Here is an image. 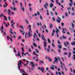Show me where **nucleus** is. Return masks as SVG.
<instances>
[{
    "mask_svg": "<svg viewBox=\"0 0 75 75\" xmlns=\"http://www.w3.org/2000/svg\"><path fill=\"white\" fill-rule=\"evenodd\" d=\"M18 69H20V67H22V66L21 65V64H23V62L21 61V60H19V62H18Z\"/></svg>",
    "mask_w": 75,
    "mask_h": 75,
    "instance_id": "1",
    "label": "nucleus"
},
{
    "mask_svg": "<svg viewBox=\"0 0 75 75\" xmlns=\"http://www.w3.org/2000/svg\"><path fill=\"white\" fill-rule=\"evenodd\" d=\"M28 35H27V33H26L25 36V38H28V37H31V33H30L29 32H28Z\"/></svg>",
    "mask_w": 75,
    "mask_h": 75,
    "instance_id": "2",
    "label": "nucleus"
},
{
    "mask_svg": "<svg viewBox=\"0 0 75 75\" xmlns=\"http://www.w3.org/2000/svg\"><path fill=\"white\" fill-rule=\"evenodd\" d=\"M43 43L44 44V49L45 50H47V48H46V47H47V42H43Z\"/></svg>",
    "mask_w": 75,
    "mask_h": 75,
    "instance_id": "3",
    "label": "nucleus"
},
{
    "mask_svg": "<svg viewBox=\"0 0 75 75\" xmlns=\"http://www.w3.org/2000/svg\"><path fill=\"white\" fill-rule=\"evenodd\" d=\"M58 19H57L56 20V21L58 23H61V21H60L61 20V18H60V17H58Z\"/></svg>",
    "mask_w": 75,
    "mask_h": 75,
    "instance_id": "4",
    "label": "nucleus"
},
{
    "mask_svg": "<svg viewBox=\"0 0 75 75\" xmlns=\"http://www.w3.org/2000/svg\"><path fill=\"white\" fill-rule=\"evenodd\" d=\"M30 65H32L31 66L32 67H33V68L35 67V65L34 64V63L33 62H31L30 63Z\"/></svg>",
    "mask_w": 75,
    "mask_h": 75,
    "instance_id": "5",
    "label": "nucleus"
},
{
    "mask_svg": "<svg viewBox=\"0 0 75 75\" xmlns=\"http://www.w3.org/2000/svg\"><path fill=\"white\" fill-rule=\"evenodd\" d=\"M47 6H48V4L47 2H46L45 4L44 5V7L46 9H47Z\"/></svg>",
    "mask_w": 75,
    "mask_h": 75,
    "instance_id": "6",
    "label": "nucleus"
},
{
    "mask_svg": "<svg viewBox=\"0 0 75 75\" xmlns=\"http://www.w3.org/2000/svg\"><path fill=\"white\" fill-rule=\"evenodd\" d=\"M56 32L57 33V37H58L59 35H58V32H59V30H58V28L56 29Z\"/></svg>",
    "mask_w": 75,
    "mask_h": 75,
    "instance_id": "7",
    "label": "nucleus"
},
{
    "mask_svg": "<svg viewBox=\"0 0 75 75\" xmlns=\"http://www.w3.org/2000/svg\"><path fill=\"white\" fill-rule=\"evenodd\" d=\"M46 59H47L48 58L49 61H50V62H51L52 61V59H50V57H46Z\"/></svg>",
    "mask_w": 75,
    "mask_h": 75,
    "instance_id": "8",
    "label": "nucleus"
},
{
    "mask_svg": "<svg viewBox=\"0 0 75 75\" xmlns=\"http://www.w3.org/2000/svg\"><path fill=\"white\" fill-rule=\"evenodd\" d=\"M61 68H62V70H63V69H64L63 68V67H64V68H65V64H64V63H63L61 65Z\"/></svg>",
    "mask_w": 75,
    "mask_h": 75,
    "instance_id": "9",
    "label": "nucleus"
},
{
    "mask_svg": "<svg viewBox=\"0 0 75 75\" xmlns=\"http://www.w3.org/2000/svg\"><path fill=\"white\" fill-rule=\"evenodd\" d=\"M70 3L69 4V5L71 7L72 6V0H70Z\"/></svg>",
    "mask_w": 75,
    "mask_h": 75,
    "instance_id": "10",
    "label": "nucleus"
},
{
    "mask_svg": "<svg viewBox=\"0 0 75 75\" xmlns=\"http://www.w3.org/2000/svg\"><path fill=\"white\" fill-rule=\"evenodd\" d=\"M14 24H15V23L13 22V24H11V26L12 28H15V27L14 26Z\"/></svg>",
    "mask_w": 75,
    "mask_h": 75,
    "instance_id": "11",
    "label": "nucleus"
},
{
    "mask_svg": "<svg viewBox=\"0 0 75 75\" xmlns=\"http://www.w3.org/2000/svg\"><path fill=\"white\" fill-rule=\"evenodd\" d=\"M28 27L29 28V31H30V32H31V33H32V31H31V25H28Z\"/></svg>",
    "mask_w": 75,
    "mask_h": 75,
    "instance_id": "12",
    "label": "nucleus"
},
{
    "mask_svg": "<svg viewBox=\"0 0 75 75\" xmlns=\"http://www.w3.org/2000/svg\"><path fill=\"white\" fill-rule=\"evenodd\" d=\"M55 59L54 60V62H57L58 61V59L57 57H55Z\"/></svg>",
    "mask_w": 75,
    "mask_h": 75,
    "instance_id": "13",
    "label": "nucleus"
},
{
    "mask_svg": "<svg viewBox=\"0 0 75 75\" xmlns=\"http://www.w3.org/2000/svg\"><path fill=\"white\" fill-rule=\"evenodd\" d=\"M20 70L21 73H25V71H24L23 69H19Z\"/></svg>",
    "mask_w": 75,
    "mask_h": 75,
    "instance_id": "14",
    "label": "nucleus"
},
{
    "mask_svg": "<svg viewBox=\"0 0 75 75\" xmlns=\"http://www.w3.org/2000/svg\"><path fill=\"white\" fill-rule=\"evenodd\" d=\"M40 70L42 71V72H44V67H42L40 69Z\"/></svg>",
    "mask_w": 75,
    "mask_h": 75,
    "instance_id": "15",
    "label": "nucleus"
},
{
    "mask_svg": "<svg viewBox=\"0 0 75 75\" xmlns=\"http://www.w3.org/2000/svg\"><path fill=\"white\" fill-rule=\"evenodd\" d=\"M5 3L6 6V5H4V7L5 8H6V7H7V6H8V4L7 3H6V2H5Z\"/></svg>",
    "mask_w": 75,
    "mask_h": 75,
    "instance_id": "16",
    "label": "nucleus"
},
{
    "mask_svg": "<svg viewBox=\"0 0 75 75\" xmlns=\"http://www.w3.org/2000/svg\"><path fill=\"white\" fill-rule=\"evenodd\" d=\"M35 36H36V37H37V35L36 34V33H34V35H33V37L35 39Z\"/></svg>",
    "mask_w": 75,
    "mask_h": 75,
    "instance_id": "17",
    "label": "nucleus"
},
{
    "mask_svg": "<svg viewBox=\"0 0 75 75\" xmlns=\"http://www.w3.org/2000/svg\"><path fill=\"white\" fill-rule=\"evenodd\" d=\"M41 63L42 64H44V62H43L42 61H39L40 65H41Z\"/></svg>",
    "mask_w": 75,
    "mask_h": 75,
    "instance_id": "18",
    "label": "nucleus"
},
{
    "mask_svg": "<svg viewBox=\"0 0 75 75\" xmlns=\"http://www.w3.org/2000/svg\"><path fill=\"white\" fill-rule=\"evenodd\" d=\"M58 47L59 49H61L62 48V45H58Z\"/></svg>",
    "mask_w": 75,
    "mask_h": 75,
    "instance_id": "19",
    "label": "nucleus"
},
{
    "mask_svg": "<svg viewBox=\"0 0 75 75\" xmlns=\"http://www.w3.org/2000/svg\"><path fill=\"white\" fill-rule=\"evenodd\" d=\"M71 45H74V46H75V42L73 41V42H72L71 43Z\"/></svg>",
    "mask_w": 75,
    "mask_h": 75,
    "instance_id": "20",
    "label": "nucleus"
},
{
    "mask_svg": "<svg viewBox=\"0 0 75 75\" xmlns=\"http://www.w3.org/2000/svg\"><path fill=\"white\" fill-rule=\"evenodd\" d=\"M4 17L5 18L4 19V20L7 21V18L6 16H4Z\"/></svg>",
    "mask_w": 75,
    "mask_h": 75,
    "instance_id": "21",
    "label": "nucleus"
},
{
    "mask_svg": "<svg viewBox=\"0 0 75 75\" xmlns=\"http://www.w3.org/2000/svg\"><path fill=\"white\" fill-rule=\"evenodd\" d=\"M55 30H53V33H52V36H54V33H55Z\"/></svg>",
    "mask_w": 75,
    "mask_h": 75,
    "instance_id": "22",
    "label": "nucleus"
},
{
    "mask_svg": "<svg viewBox=\"0 0 75 75\" xmlns=\"http://www.w3.org/2000/svg\"><path fill=\"white\" fill-rule=\"evenodd\" d=\"M8 15H10V12H11V11L10 10V9H8Z\"/></svg>",
    "mask_w": 75,
    "mask_h": 75,
    "instance_id": "23",
    "label": "nucleus"
},
{
    "mask_svg": "<svg viewBox=\"0 0 75 75\" xmlns=\"http://www.w3.org/2000/svg\"><path fill=\"white\" fill-rule=\"evenodd\" d=\"M18 54H17L18 55V56H19V57H20V58H21V56L20 55V52L18 51Z\"/></svg>",
    "mask_w": 75,
    "mask_h": 75,
    "instance_id": "24",
    "label": "nucleus"
},
{
    "mask_svg": "<svg viewBox=\"0 0 75 75\" xmlns=\"http://www.w3.org/2000/svg\"><path fill=\"white\" fill-rule=\"evenodd\" d=\"M50 7H51V8H52V7H53V6H54V5L53 4L51 3L50 5Z\"/></svg>",
    "mask_w": 75,
    "mask_h": 75,
    "instance_id": "25",
    "label": "nucleus"
},
{
    "mask_svg": "<svg viewBox=\"0 0 75 75\" xmlns=\"http://www.w3.org/2000/svg\"><path fill=\"white\" fill-rule=\"evenodd\" d=\"M20 31H21V33H23V35H24V34H25V32H24V31H22L21 30H20Z\"/></svg>",
    "mask_w": 75,
    "mask_h": 75,
    "instance_id": "26",
    "label": "nucleus"
},
{
    "mask_svg": "<svg viewBox=\"0 0 75 75\" xmlns=\"http://www.w3.org/2000/svg\"><path fill=\"white\" fill-rule=\"evenodd\" d=\"M50 28H52V27H53V25H52V24L51 23L50 24Z\"/></svg>",
    "mask_w": 75,
    "mask_h": 75,
    "instance_id": "27",
    "label": "nucleus"
},
{
    "mask_svg": "<svg viewBox=\"0 0 75 75\" xmlns=\"http://www.w3.org/2000/svg\"><path fill=\"white\" fill-rule=\"evenodd\" d=\"M62 30H63V31H62V33H64V34H65V32L64 31L65 30V29H64V28H62Z\"/></svg>",
    "mask_w": 75,
    "mask_h": 75,
    "instance_id": "28",
    "label": "nucleus"
},
{
    "mask_svg": "<svg viewBox=\"0 0 75 75\" xmlns=\"http://www.w3.org/2000/svg\"><path fill=\"white\" fill-rule=\"evenodd\" d=\"M62 37L63 38V39H67V38L65 36H64V35H62Z\"/></svg>",
    "mask_w": 75,
    "mask_h": 75,
    "instance_id": "29",
    "label": "nucleus"
},
{
    "mask_svg": "<svg viewBox=\"0 0 75 75\" xmlns=\"http://www.w3.org/2000/svg\"><path fill=\"white\" fill-rule=\"evenodd\" d=\"M71 55V52H69V55L68 56V57L69 58L70 57Z\"/></svg>",
    "mask_w": 75,
    "mask_h": 75,
    "instance_id": "30",
    "label": "nucleus"
},
{
    "mask_svg": "<svg viewBox=\"0 0 75 75\" xmlns=\"http://www.w3.org/2000/svg\"><path fill=\"white\" fill-rule=\"evenodd\" d=\"M4 36H5V35H7V34L6 33V32H4Z\"/></svg>",
    "mask_w": 75,
    "mask_h": 75,
    "instance_id": "31",
    "label": "nucleus"
},
{
    "mask_svg": "<svg viewBox=\"0 0 75 75\" xmlns=\"http://www.w3.org/2000/svg\"><path fill=\"white\" fill-rule=\"evenodd\" d=\"M48 41L49 43H51V41H50V39H49V38L48 39Z\"/></svg>",
    "mask_w": 75,
    "mask_h": 75,
    "instance_id": "32",
    "label": "nucleus"
},
{
    "mask_svg": "<svg viewBox=\"0 0 75 75\" xmlns=\"http://www.w3.org/2000/svg\"><path fill=\"white\" fill-rule=\"evenodd\" d=\"M52 46L53 47H54V48H55V46L54 45V43H52Z\"/></svg>",
    "mask_w": 75,
    "mask_h": 75,
    "instance_id": "33",
    "label": "nucleus"
},
{
    "mask_svg": "<svg viewBox=\"0 0 75 75\" xmlns=\"http://www.w3.org/2000/svg\"><path fill=\"white\" fill-rule=\"evenodd\" d=\"M42 40H44V39H45V37H44V35H42Z\"/></svg>",
    "mask_w": 75,
    "mask_h": 75,
    "instance_id": "34",
    "label": "nucleus"
},
{
    "mask_svg": "<svg viewBox=\"0 0 75 75\" xmlns=\"http://www.w3.org/2000/svg\"><path fill=\"white\" fill-rule=\"evenodd\" d=\"M4 13H6V12H7V13H8V10L7 9H5L4 11Z\"/></svg>",
    "mask_w": 75,
    "mask_h": 75,
    "instance_id": "35",
    "label": "nucleus"
},
{
    "mask_svg": "<svg viewBox=\"0 0 75 75\" xmlns=\"http://www.w3.org/2000/svg\"><path fill=\"white\" fill-rule=\"evenodd\" d=\"M50 14L52 16H54V13H53L52 12H50Z\"/></svg>",
    "mask_w": 75,
    "mask_h": 75,
    "instance_id": "36",
    "label": "nucleus"
},
{
    "mask_svg": "<svg viewBox=\"0 0 75 75\" xmlns=\"http://www.w3.org/2000/svg\"><path fill=\"white\" fill-rule=\"evenodd\" d=\"M20 6L21 7V8H22V7H23V4L21 2L20 3Z\"/></svg>",
    "mask_w": 75,
    "mask_h": 75,
    "instance_id": "37",
    "label": "nucleus"
},
{
    "mask_svg": "<svg viewBox=\"0 0 75 75\" xmlns=\"http://www.w3.org/2000/svg\"><path fill=\"white\" fill-rule=\"evenodd\" d=\"M20 27L21 28L23 29V30L24 31V28H23V26H20Z\"/></svg>",
    "mask_w": 75,
    "mask_h": 75,
    "instance_id": "38",
    "label": "nucleus"
},
{
    "mask_svg": "<svg viewBox=\"0 0 75 75\" xmlns=\"http://www.w3.org/2000/svg\"><path fill=\"white\" fill-rule=\"evenodd\" d=\"M37 15V13H35L34 15L33 14L32 15L33 17H34V16H36Z\"/></svg>",
    "mask_w": 75,
    "mask_h": 75,
    "instance_id": "39",
    "label": "nucleus"
},
{
    "mask_svg": "<svg viewBox=\"0 0 75 75\" xmlns=\"http://www.w3.org/2000/svg\"><path fill=\"white\" fill-rule=\"evenodd\" d=\"M67 9L68 10H71V8L69 7L68 8V7H67Z\"/></svg>",
    "mask_w": 75,
    "mask_h": 75,
    "instance_id": "40",
    "label": "nucleus"
},
{
    "mask_svg": "<svg viewBox=\"0 0 75 75\" xmlns=\"http://www.w3.org/2000/svg\"><path fill=\"white\" fill-rule=\"evenodd\" d=\"M50 68L51 69H52L53 70H54V69H55V68L52 67H51Z\"/></svg>",
    "mask_w": 75,
    "mask_h": 75,
    "instance_id": "41",
    "label": "nucleus"
},
{
    "mask_svg": "<svg viewBox=\"0 0 75 75\" xmlns=\"http://www.w3.org/2000/svg\"><path fill=\"white\" fill-rule=\"evenodd\" d=\"M21 38V36H19L18 38V40H20Z\"/></svg>",
    "mask_w": 75,
    "mask_h": 75,
    "instance_id": "42",
    "label": "nucleus"
},
{
    "mask_svg": "<svg viewBox=\"0 0 75 75\" xmlns=\"http://www.w3.org/2000/svg\"><path fill=\"white\" fill-rule=\"evenodd\" d=\"M3 29H4V28L3 27V26H2L1 27V28L0 29V30H1V31H2V30H3Z\"/></svg>",
    "mask_w": 75,
    "mask_h": 75,
    "instance_id": "43",
    "label": "nucleus"
},
{
    "mask_svg": "<svg viewBox=\"0 0 75 75\" xmlns=\"http://www.w3.org/2000/svg\"><path fill=\"white\" fill-rule=\"evenodd\" d=\"M21 49L23 52H24V48L23 47L21 48Z\"/></svg>",
    "mask_w": 75,
    "mask_h": 75,
    "instance_id": "44",
    "label": "nucleus"
},
{
    "mask_svg": "<svg viewBox=\"0 0 75 75\" xmlns=\"http://www.w3.org/2000/svg\"><path fill=\"white\" fill-rule=\"evenodd\" d=\"M33 45L35 47H37V45L35 43H33Z\"/></svg>",
    "mask_w": 75,
    "mask_h": 75,
    "instance_id": "45",
    "label": "nucleus"
},
{
    "mask_svg": "<svg viewBox=\"0 0 75 75\" xmlns=\"http://www.w3.org/2000/svg\"><path fill=\"white\" fill-rule=\"evenodd\" d=\"M40 18L41 19V20H42V18L41 15H40Z\"/></svg>",
    "mask_w": 75,
    "mask_h": 75,
    "instance_id": "46",
    "label": "nucleus"
},
{
    "mask_svg": "<svg viewBox=\"0 0 75 75\" xmlns=\"http://www.w3.org/2000/svg\"><path fill=\"white\" fill-rule=\"evenodd\" d=\"M13 6H15V4H14V0H13Z\"/></svg>",
    "mask_w": 75,
    "mask_h": 75,
    "instance_id": "47",
    "label": "nucleus"
},
{
    "mask_svg": "<svg viewBox=\"0 0 75 75\" xmlns=\"http://www.w3.org/2000/svg\"><path fill=\"white\" fill-rule=\"evenodd\" d=\"M64 45L65 46V47H67V45L66 44V43L64 42Z\"/></svg>",
    "mask_w": 75,
    "mask_h": 75,
    "instance_id": "48",
    "label": "nucleus"
},
{
    "mask_svg": "<svg viewBox=\"0 0 75 75\" xmlns=\"http://www.w3.org/2000/svg\"><path fill=\"white\" fill-rule=\"evenodd\" d=\"M21 9H22L23 10V11H24V7H21Z\"/></svg>",
    "mask_w": 75,
    "mask_h": 75,
    "instance_id": "49",
    "label": "nucleus"
},
{
    "mask_svg": "<svg viewBox=\"0 0 75 75\" xmlns=\"http://www.w3.org/2000/svg\"><path fill=\"white\" fill-rule=\"evenodd\" d=\"M66 44H67V45H69V43L67 41L66 42Z\"/></svg>",
    "mask_w": 75,
    "mask_h": 75,
    "instance_id": "50",
    "label": "nucleus"
},
{
    "mask_svg": "<svg viewBox=\"0 0 75 75\" xmlns=\"http://www.w3.org/2000/svg\"><path fill=\"white\" fill-rule=\"evenodd\" d=\"M3 16V15L1 14L0 15V17H2Z\"/></svg>",
    "mask_w": 75,
    "mask_h": 75,
    "instance_id": "51",
    "label": "nucleus"
},
{
    "mask_svg": "<svg viewBox=\"0 0 75 75\" xmlns=\"http://www.w3.org/2000/svg\"><path fill=\"white\" fill-rule=\"evenodd\" d=\"M61 25H62V26H64V23H61Z\"/></svg>",
    "mask_w": 75,
    "mask_h": 75,
    "instance_id": "52",
    "label": "nucleus"
},
{
    "mask_svg": "<svg viewBox=\"0 0 75 75\" xmlns=\"http://www.w3.org/2000/svg\"><path fill=\"white\" fill-rule=\"evenodd\" d=\"M25 21L27 23V24H28V21H27V19L25 20Z\"/></svg>",
    "mask_w": 75,
    "mask_h": 75,
    "instance_id": "53",
    "label": "nucleus"
},
{
    "mask_svg": "<svg viewBox=\"0 0 75 75\" xmlns=\"http://www.w3.org/2000/svg\"><path fill=\"white\" fill-rule=\"evenodd\" d=\"M73 59H74V60H75V55H74V57H73Z\"/></svg>",
    "mask_w": 75,
    "mask_h": 75,
    "instance_id": "54",
    "label": "nucleus"
},
{
    "mask_svg": "<svg viewBox=\"0 0 75 75\" xmlns=\"http://www.w3.org/2000/svg\"><path fill=\"white\" fill-rule=\"evenodd\" d=\"M64 55H68V53L66 52H65L64 53Z\"/></svg>",
    "mask_w": 75,
    "mask_h": 75,
    "instance_id": "55",
    "label": "nucleus"
},
{
    "mask_svg": "<svg viewBox=\"0 0 75 75\" xmlns=\"http://www.w3.org/2000/svg\"><path fill=\"white\" fill-rule=\"evenodd\" d=\"M8 20L9 21H10V16L8 17Z\"/></svg>",
    "mask_w": 75,
    "mask_h": 75,
    "instance_id": "56",
    "label": "nucleus"
},
{
    "mask_svg": "<svg viewBox=\"0 0 75 75\" xmlns=\"http://www.w3.org/2000/svg\"><path fill=\"white\" fill-rule=\"evenodd\" d=\"M52 20L53 21H55V18H54L53 17L52 18Z\"/></svg>",
    "mask_w": 75,
    "mask_h": 75,
    "instance_id": "57",
    "label": "nucleus"
},
{
    "mask_svg": "<svg viewBox=\"0 0 75 75\" xmlns=\"http://www.w3.org/2000/svg\"><path fill=\"white\" fill-rule=\"evenodd\" d=\"M29 9H30V11H32V8H31L30 7Z\"/></svg>",
    "mask_w": 75,
    "mask_h": 75,
    "instance_id": "58",
    "label": "nucleus"
},
{
    "mask_svg": "<svg viewBox=\"0 0 75 75\" xmlns=\"http://www.w3.org/2000/svg\"><path fill=\"white\" fill-rule=\"evenodd\" d=\"M59 39H60V40H63V39L62 37H60L59 38Z\"/></svg>",
    "mask_w": 75,
    "mask_h": 75,
    "instance_id": "59",
    "label": "nucleus"
},
{
    "mask_svg": "<svg viewBox=\"0 0 75 75\" xmlns=\"http://www.w3.org/2000/svg\"><path fill=\"white\" fill-rule=\"evenodd\" d=\"M47 52H50V49H47Z\"/></svg>",
    "mask_w": 75,
    "mask_h": 75,
    "instance_id": "60",
    "label": "nucleus"
},
{
    "mask_svg": "<svg viewBox=\"0 0 75 75\" xmlns=\"http://www.w3.org/2000/svg\"><path fill=\"white\" fill-rule=\"evenodd\" d=\"M72 26L73 28L74 27V25L73 23H72Z\"/></svg>",
    "mask_w": 75,
    "mask_h": 75,
    "instance_id": "61",
    "label": "nucleus"
},
{
    "mask_svg": "<svg viewBox=\"0 0 75 75\" xmlns=\"http://www.w3.org/2000/svg\"><path fill=\"white\" fill-rule=\"evenodd\" d=\"M38 48L39 49H40V50H41V47H40V46L39 45L38 46Z\"/></svg>",
    "mask_w": 75,
    "mask_h": 75,
    "instance_id": "62",
    "label": "nucleus"
},
{
    "mask_svg": "<svg viewBox=\"0 0 75 75\" xmlns=\"http://www.w3.org/2000/svg\"><path fill=\"white\" fill-rule=\"evenodd\" d=\"M72 65V64H68V65L69 66H71V65Z\"/></svg>",
    "mask_w": 75,
    "mask_h": 75,
    "instance_id": "63",
    "label": "nucleus"
},
{
    "mask_svg": "<svg viewBox=\"0 0 75 75\" xmlns=\"http://www.w3.org/2000/svg\"><path fill=\"white\" fill-rule=\"evenodd\" d=\"M56 3L57 4H58V0H56Z\"/></svg>",
    "mask_w": 75,
    "mask_h": 75,
    "instance_id": "64",
    "label": "nucleus"
}]
</instances>
